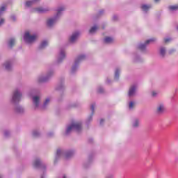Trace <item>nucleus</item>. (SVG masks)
<instances>
[{
	"label": "nucleus",
	"instance_id": "9d476101",
	"mask_svg": "<svg viewBox=\"0 0 178 178\" xmlns=\"http://www.w3.org/2000/svg\"><path fill=\"white\" fill-rule=\"evenodd\" d=\"M79 35H80V33L79 31L74 32L72 34L71 37L69 38L70 44H74L77 39L79 38Z\"/></svg>",
	"mask_w": 178,
	"mask_h": 178
},
{
	"label": "nucleus",
	"instance_id": "39448f33",
	"mask_svg": "<svg viewBox=\"0 0 178 178\" xmlns=\"http://www.w3.org/2000/svg\"><path fill=\"white\" fill-rule=\"evenodd\" d=\"M24 41L26 42V44H33L35 40H37V34L31 35L30 34V32L26 31L24 34Z\"/></svg>",
	"mask_w": 178,
	"mask_h": 178
},
{
	"label": "nucleus",
	"instance_id": "a878e982",
	"mask_svg": "<svg viewBox=\"0 0 178 178\" xmlns=\"http://www.w3.org/2000/svg\"><path fill=\"white\" fill-rule=\"evenodd\" d=\"M168 9L170 12H176V10H178V5L170 6Z\"/></svg>",
	"mask_w": 178,
	"mask_h": 178
},
{
	"label": "nucleus",
	"instance_id": "79ce46f5",
	"mask_svg": "<svg viewBox=\"0 0 178 178\" xmlns=\"http://www.w3.org/2000/svg\"><path fill=\"white\" fill-rule=\"evenodd\" d=\"M48 137H52V136H54V132H49L48 134H47Z\"/></svg>",
	"mask_w": 178,
	"mask_h": 178
},
{
	"label": "nucleus",
	"instance_id": "37998d69",
	"mask_svg": "<svg viewBox=\"0 0 178 178\" xmlns=\"http://www.w3.org/2000/svg\"><path fill=\"white\" fill-rule=\"evenodd\" d=\"M175 51H176L175 49L170 50V54H173V52H175Z\"/></svg>",
	"mask_w": 178,
	"mask_h": 178
},
{
	"label": "nucleus",
	"instance_id": "412c9836",
	"mask_svg": "<svg viewBox=\"0 0 178 178\" xmlns=\"http://www.w3.org/2000/svg\"><path fill=\"white\" fill-rule=\"evenodd\" d=\"M15 44H16V39H15V38H11L9 40H8V47L10 48H12Z\"/></svg>",
	"mask_w": 178,
	"mask_h": 178
},
{
	"label": "nucleus",
	"instance_id": "473e14b6",
	"mask_svg": "<svg viewBox=\"0 0 178 178\" xmlns=\"http://www.w3.org/2000/svg\"><path fill=\"white\" fill-rule=\"evenodd\" d=\"M63 84L60 83L56 86V89L59 91L60 90H63Z\"/></svg>",
	"mask_w": 178,
	"mask_h": 178
},
{
	"label": "nucleus",
	"instance_id": "2f4dec72",
	"mask_svg": "<svg viewBox=\"0 0 178 178\" xmlns=\"http://www.w3.org/2000/svg\"><path fill=\"white\" fill-rule=\"evenodd\" d=\"M33 137H38L40 136V132L37 130H34L32 133Z\"/></svg>",
	"mask_w": 178,
	"mask_h": 178
},
{
	"label": "nucleus",
	"instance_id": "58836bf2",
	"mask_svg": "<svg viewBox=\"0 0 178 178\" xmlns=\"http://www.w3.org/2000/svg\"><path fill=\"white\" fill-rule=\"evenodd\" d=\"M5 23V19L3 18H1L0 19V26H2Z\"/></svg>",
	"mask_w": 178,
	"mask_h": 178
},
{
	"label": "nucleus",
	"instance_id": "4be33fe9",
	"mask_svg": "<svg viewBox=\"0 0 178 178\" xmlns=\"http://www.w3.org/2000/svg\"><path fill=\"white\" fill-rule=\"evenodd\" d=\"M159 54L162 56V58H164L165 55H166V48L163 47H160Z\"/></svg>",
	"mask_w": 178,
	"mask_h": 178
},
{
	"label": "nucleus",
	"instance_id": "f704fd0d",
	"mask_svg": "<svg viewBox=\"0 0 178 178\" xmlns=\"http://www.w3.org/2000/svg\"><path fill=\"white\" fill-rule=\"evenodd\" d=\"M97 92L99 93V94H102V92H104V88H102V87H99L98 88H97Z\"/></svg>",
	"mask_w": 178,
	"mask_h": 178
},
{
	"label": "nucleus",
	"instance_id": "c756f323",
	"mask_svg": "<svg viewBox=\"0 0 178 178\" xmlns=\"http://www.w3.org/2000/svg\"><path fill=\"white\" fill-rule=\"evenodd\" d=\"M134 105H136V103L134 102H129L128 104L129 109H133V108H134Z\"/></svg>",
	"mask_w": 178,
	"mask_h": 178
},
{
	"label": "nucleus",
	"instance_id": "de8ad7c7",
	"mask_svg": "<svg viewBox=\"0 0 178 178\" xmlns=\"http://www.w3.org/2000/svg\"><path fill=\"white\" fill-rule=\"evenodd\" d=\"M63 178H67V177H66L65 175L63 177Z\"/></svg>",
	"mask_w": 178,
	"mask_h": 178
},
{
	"label": "nucleus",
	"instance_id": "20e7f679",
	"mask_svg": "<svg viewBox=\"0 0 178 178\" xmlns=\"http://www.w3.org/2000/svg\"><path fill=\"white\" fill-rule=\"evenodd\" d=\"M86 58H87L86 54H81L76 58L74 60V63L71 68L72 74H74V73L77 72V69H79V65L80 64L81 62H83V60H85Z\"/></svg>",
	"mask_w": 178,
	"mask_h": 178
},
{
	"label": "nucleus",
	"instance_id": "7ed1b4c3",
	"mask_svg": "<svg viewBox=\"0 0 178 178\" xmlns=\"http://www.w3.org/2000/svg\"><path fill=\"white\" fill-rule=\"evenodd\" d=\"M74 155V151L68 150L66 151L65 149H58L56 154V161H58L59 158H62V156H65L66 159H69V158H72Z\"/></svg>",
	"mask_w": 178,
	"mask_h": 178
},
{
	"label": "nucleus",
	"instance_id": "a19ab883",
	"mask_svg": "<svg viewBox=\"0 0 178 178\" xmlns=\"http://www.w3.org/2000/svg\"><path fill=\"white\" fill-rule=\"evenodd\" d=\"M104 122H105V120H104V119L100 120L99 123H100L101 126H102V124H104Z\"/></svg>",
	"mask_w": 178,
	"mask_h": 178
},
{
	"label": "nucleus",
	"instance_id": "4468645a",
	"mask_svg": "<svg viewBox=\"0 0 178 178\" xmlns=\"http://www.w3.org/2000/svg\"><path fill=\"white\" fill-rule=\"evenodd\" d=\"M33 104L35 107V109H37V108H40V97L33 96Z\"/></svg>",
	"mask_w": 178,
	"mask_h": 178
},
{
	"label": "nucleus",
	"instance_id": "72a5a7b5",
	"mask_svg": "<svg viewBox=\"0 0 178 178\" xmlns=\"http://www.w3.org/2000/svg\"><path fill=\"white\" fill-rule=\"evenodd\" d=\"M158 94H159V92L156 91V90H152V97H158Z\"/></svg>",
	"mask_w": 178,
	"mask_h": 178
},
{
	"label": "nucleus",
	"instance_id": "cd10ccee",
	"mask_svg": "<svg viewBox=\"0 0 178 178\" xmlns=\"http://www.w3.org/2000/svg\"><path fill=\"white\" fill-rule=\"evenodd\" d=\"M97 30H98V26L95 25L90 29V30L89 31V33L90 34H94V33H96Z\"/></svg>",
	"mask_w": 178,
	"mask_h": 178
},
{
	"label": "nucleus",
	"instance_id": "f03ea898",
	"mask_svg": "<svg viewBox=\"0 0 178 178\" xmlns=\"http://www.w3.org/2000/svg\"><path fill=\"white\" fill-rule=\"evenodd\" d=\"M63 10H65V7L63 6L58 7L56 9V12H57L56 15L54 17L47 19V27H54V26L56 24V22H58V19H59V17H60V16L62 15V13L63 12Z\"/></svg>",
	"mask_w": 178,
	"mask_h": 178
},
{
	"label": "nucleus",
	"instance_id": "dca6fc26",
	"mask_svg": "<svg viewBox=\"0 0 178 178\" xmlns=\"http://www.w3.org/2000/svg\"><path fill=\"white\" fill-rule=\"evenodd\" d=\"M3 66L6 70H11L12 67L13 66V63H12L11 60L6 61L4 64Z\"/></svg>",
	"mask_w": 178,
	"mask_h": 178
},
{
	"label": "nucleus",
	"instance_id": "393cba45",
	"mask_svg": "<svg viewBox=\"0 0 178 178\" xmlns=\"http://www.w3.org/2000/svg\"><path fill=\"white\" fill-rule=\"evenodd\" d=\"M104 42L105 44H112V42H113V39L111 37H106L104 40Z\"/></svg>",
	"mask_w": 178,
	"mask_h": 178
},
{
	"label": "nucleus",
	"instance_id": "1a4fd4ad",
	"mask_svg": "<svg viewBox=\"0 0 178 178\" xmlns=\"http://www.w3.org/2000/svg\"><path fill=\"white\" fill-rule=\"evenodd\" d=\"M33 166L34 168H40L43 172L45 170L46 168L45 164L41 162V160H40V159H36L34 161Z\"/></svg>",
	"mask_w": 178,
	"mask_h": 178
},
{
	"label": "nucleus",
	"instance_id": "f257e3e1",
	"mask_svg": "<svg viewBox=\"0 0 178 178\" xmlns=\"http://www.w3.org/2000/svg\"><path fill=\"white\" fill-rule=\"evenodd\" d=\"M81 130H83V122L81 121H73L70 124L67 126L65 136H69L72 131L80 133Z\"/></svg>",
	"mask_w": 178,
	"mask_h": 178
},
{
	"label": "nucleus",
	"instance_id": "6ab92c4d",
	"mask_svg": "<svg viewBox=\"0 0 178 178\" xmlns=\"http://www.w3.org/2000/svg\"><path fill=\"white\" fill-rule=\"evenodd\" d=\"M49 102H51V98L50 97H47L44 100V102L43 105L41 107L42 109H45V108H47V106H48V105H49Z\"/></svg>",
	"mask_w": 178,
	"mask_h": 178
},
{
	"label": "nucleus",
	"instance_id": "0eeeda50",
	"mask_svg": "<svg viewBox=\"0 0 178 178\" xmlns=\"http://www.w3.org/2000/svg\"><path fill=\"white\" fill-rule=\"evenodd\" d=\"M54 70H50L47 72L46 76L40 75L38 77V83H45V81H48V80L54 76Z\"/></svg>",
	"mask_w": 178,
	"mask_h": 178
},
{
	"label": "nucleus",
	"instance_id": "a211bd4d",
	"mask_svg": "<svg viewBox=\"0 0 178 178\" xmlns=\"http://www.w3.org/2000/svg\"><path fill=\"white\" fill-rule=\"evenodd\" d=\"M35 10H36V12H38V13H46V12H49V8H48V7H45V8L40 7V8H35Z\"/></svg>",
	"mask_w": 178,
	"mask_h": 178
},
{
	"label": "nucleus",
	"instance_id": "c85d7f7f",
	"mask_svg": "<svg viewBox=\"0 0 178 178\" xmlns=\"http://www.w3.org/2000/svg\"><path fill=\"white\" fill-rule=\"evenodd\" d=\"M5 10H6V6H2L0 8V17L2 16V15L3 14V12H5Z\"/></svg>",
	"mask_w": 178,
	"mask_h": 178
},
{
	"label": "nucleus",
	"instance_id": "f3484780",
	"mask_svg": "<svg viewBox=\"0 0 178 178\" xmlns=\"http://www.w3.org/2000/svg\"><path fill=\"white\" fill-rule=\"evenodd\" d=\"M141 10L144 13H147L151 9V5L149 4H142L141 6Z\"/></svg>",
	"mask_w": 178,
	"mask_h": 178
},
{
	"label": "nucleus",
	"instance_id": "a18cd8bd",
	"mask_svg": "<svg viewBox=\"0 0 178 178\" xmlns=\"http://www.w3.org/2000/svg\"><path fill=\"white\" fill-rule=\"evenodd\" d=\"M161 0H154V2H156V3H158V2H159Z\"/></svg>",
	"mask_w": 178,
	"mask_h": 178
},
{
	"label": "nucleus",
	"instance_id": "8fccbe9b",
	"mask_svg": "<svg viewBox=\"0 0 178 178\" xmlns=\"http://www.w3.org/2000/svg\"><path fill=\"white\" fill-rule=\"evenodd\" d=\"M41 178H44V175H42V176H41Z\"/></svg>",
	"mask_w": 178,
	"mask_h": 178
},
{
	"label": "nucleus",
	"instance_id": "aec40b11",
	"mask_svg": "<svg viewBox=\"0 0 178 178\" xmlns=\"http://www.w3.org/2000/svg\"><path fill=\"white\" fill-rule=\"evenodd\" d=\"M39 0H32V1H28L25 3V6L26 8H30L32 5H34L35 2H38Z\"/></svg>",
	"mask_w": 178,
	"mask_h": 178
},
{
	"label": "nucleus",
	"instance_id": "6e6552de",
	"mask_svg": "<svg viewBox=\"0 0 178 178\" xmlns=\"http://www.w3.org/2000/svg\"><path fill=\"white\" fill-rule=\"evenodd\" d=\"M155 41H156V38H150L146 40L145 43L139 44L138 48V49H140V51H145V48H147V45H148L149 44H153V42H155Z\"/></svg>",
	"mask_w": 178,
	"mask_h": 178
},
{
	"label": "nucleus",
	"instance_id": "bb28decb",
	"mask_svg": "<svg viewBox=\"0 0 178 178\" xmlns=\"http://www.w3.org/2000/svg\"><path fill=\"white\" fill-rule=\"evenodd\" d=\"M119 74H120V69L117 68L115 71V80H119Z\"/></svg>",
	"mask_w": 178,
	"mask_h": 178
},
{
	"label": "nucleus",
	"instance_id": "f8f14e48",
	"mask_svg": "<svg viewBox=\"0 0 178 178\" xmlns=\"http://www.w3.org/2000/svg\"><path fill=\"white\" fill-rule=\"evenodd\" d=\"M65 58H66V52L63 49H61L57 58V63H60V62H62Z\"/></svg>",
	"mask_w": 178,
	"mask_h": 178
},
{
	"label": "nucleus",
	"instance_id": "423d86ee",
	"mask_svg": "<svg viewBox=\"0 0 178 178\" xmlns=\"http://www.w3.org/2000/svg\"><path fill=\"white\" fill-rule=\"evenodd\" d=\"M22 92L20 91V89H16L13 95V97L11 99L12 104H17L22 101Z\"/></svg>",
	"mask_w": 178,
	"mask_h": 178
},
{
	"label": "nucleus",
	"instance_id": "2eb2a0df",
	"mask_svg": "<svg viewBox=\"0 0 178 178\" xmlns=\"http://www.w3.org/2000/svg\"><path fill=\"white\" fill-rule=\"evenodd\" d=\"M156 112L159 115H162V113L165 112V105L162 104H159V106H157Z\"/></svg>",
	"mask_w": 178,
	"mask_h": 178
},
{
	"label": "nucleus",
	"instance_id": "09e8293b",
	"mask_svg": "<svg viewBox=\"0 0 178 178\" xmlns=\"http://www.w3.org/2000/svg\"><path fill=\"white\" fill-rule=\"evenodd\" d=\"M0 178H3L2 175H0Z\"/></svg>",
	"mask_w": 178,
	"mask_h": 178
},
{
	"label": "nucleus",
	"instance_id": "5701e85b",
	"mask_svg": "<svg viewBox=\"0 0 178 178\" xmlns=\"http://www.w3.org/2000/svg\"><path fill=\"white\" fill-rule=\"evenodd\" d=\"M15 112H17V113H23L24 108L22 106H17L15 107Z\"/></svg>",
	"mask_w": 178,
	"mask_h": 178
},
{
	"label": "nucleus",
	"instance_id": "e433bc0d",
	"mask_svg": "<svg viewBox=\"0 0 178 178\" xmlns=\"http://www.w3.org/2000/svg\"><path fill=\"white\" fill-rule=\"evenodd\" d=\"M172 39L170 38H167L164 39V42H165V44H168V42H169Z\"/></svg>",
	"mask_w": 178,
	"mask_h": 178
},
{
	"label": "nucleus",
	"instance_id": "49530a36",
	"mask_svg": "<svg viewBox=\"0 0 178 178\" xmlns=\"http://www.w3.org/2000/svg\"><path fill=\"white\" fill-rule=\"evenodd\" d=\"M103 12H104V10L99 11V14L101 15V13H102Z\"/></svg>",
	"mask_w": 178,
	"mask_h": 178
},
{
	"label": "nucleus",
	"instance_id": "4c0bfd02",
	"mask_svg": "<svg viewBox=\"0 0 178 178\" xmlns=\"http://www.w3.org/2000/svg\"><path fill=\"white\" fill-rule=\"evenodd\" d=\"M134 62H140V56L134 57Z\"/></svg>",
	"mask_w": 178,
	"mask_h": 178
},
{
	"label": "nucleus",
	"instance_id": "ea45409f",
	"mask_svg": "<svg viewBox=\"0 0 178 178\" xmlns=\"http://www.w3.org/2000/svg\"><path fill=\"white\" fill-rule=\"evenodd\" d=\"M11 19L13 20V22H16V16L12 15L11 16Z\"/></svg>",
	"mask_w": 178,
	"mask_h": 178
},
{
	"label": "nucleus",
	"instance_id": "b1692460",
	"mask_svg": "<svg viewBox=\"0 0 178 178\" xmlns=\"http://www.w3.org/2000/svg\"><path fill=\"white\" fill-rule=\"evenodd\" d=\"M46 47H48V41H47V40H43V41L40 43V46H39V48H40V49H43V48H46Z\"/></svg>",
	"mask_w": 178,
	"mask_h": 178
},
{
	"label": "nucleus",
	"instance_id": "7c9ffc66",
	"mask_svg": "<svg viewBox=\"0 0 178 178\" xmlns=\"http://www.w3.org/2000/svg\"><path fill=\"white\" fill-rule=\"evenodd\" d=\"M139 125H140V121L138 120H135L133 122V127H138Z\"/></svg>",
	"mask_w": 178,
	"mask_h": 178
},
{
	"label": "nucleus",
	"instance_id": "9b49d317",
	"mask_svg": "<svg viewBox=\"0 0 178 178\" xmlns=\"http://www.w3.org/2000/svg\"><path fill=\"white\" fill-rule=\"evenodd\" d=\"M91 114L88 117L86 123H90L92 121V117L94 116V112L95 111V104H92L90 106Z\"/></svg>",
	"mask_w": 178,
	"mask_h": 178
},
{
	"label": "nucleus",
	"instance_id": "c03bdc74",
	"mask_svg": "<svg viewBox=\"0 0 178 178\" xmlns=\"http://www.w3.org/2000/svg\"><path fill=\"white\" fill-rule=\"evenodd\" d=\"M117 19H118V16L114 15V16L113 17V20H116Z\"/></svg>",
	"mask_w": 178,
	"mask_h": 178
},
{
	"label": "nucleus",
	"instance_id": "ddd939ff",
	"mask_svg": "<svg viewBox=\"0 0 178 178\" xmlns=\"http://www.w3.org/2000/svg\"><path fill=\"white\" fill-rule=\"evenodd\" d=\"M136 91H137V86L136 85H133L129 88L128 92L129 97H134L136 95Z\"/></svg>",
	"mask_w": 178,
	"mask_h": 178
},
{
	"label": "nucleus",
	"instance_id": "c9c22d12",
	"mask_svg": "<svg viewBox=\"0 0 178 178\" xmlns=\"http://www.w3.org/2000/svg\"><path fill=\"white\" fill-rule=\"evenodd\" d=\"M10 134V132L9 131H4V136L5 137H9V135Z\"/></svg>",
	"mask_w": 178,
	"mask_h": 178
}]
</instances>
